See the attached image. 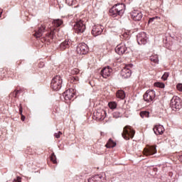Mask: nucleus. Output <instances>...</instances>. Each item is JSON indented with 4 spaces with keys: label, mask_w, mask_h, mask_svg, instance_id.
I'll use <instances>...</instances> for the list:
<instances>
[{
    "label": "nucleus",
    "mask_w": 182,
    "mask_h": 182,
    "mask_svg": "<svg viewBox=\"0 0 182 182\" xmlns=\"http://www.w3.org/2000/svg\"><path fill=\"white\" fill-rule=\"evenodd\" d=\"M150 61L154 62V63H159V56L157 55H152L150 57Z\"/></svg>",
    "instance_id": "25"
},
{
    "label": "nucleus",
    "mask_w": 182,
    "mask_h": 182,
    "mask_svg": "<svg viewBox=\"0 0 182 182\" xmlns=\"http://www.w3.org/2000/svg\"><path fill=\"white\" fill-rule=\"evenodd\" d=\"M176 87H177V90L179 91V92H182V84L181 83H179L176 85Z\"/></svg>",
    "instance_id": "35"
},
{
    "label": "nucleus",
    "mask_w": 182,
    "mask_h": 182,
    "mask_svg": "<svg viewBox=\"0 0 182 182\" xmlns=\"http://www.w3.org/2000/svg\"><path fill=\"white\" fill-rule=\"evenodd\" d=\"M102 32H103V28H102V26H95L92 28V34L93 36H99V35L102 34Z\"/></svg>",
    "instance_id": "12"
},
{
    "label": "nucleus",
    "mask_w": 182,
    "mask_h": 182,
    "mask_svg": "<svg viewBox=\"0 0 182 182\" xmlns=\"http://www.w3.org/2000/svg\"><path fill=\"white\" fill-rule=\"evenodd\" d=\"M69 90H65V92H68Z\"/></svg>",
    "instance_id": "47"
},
{
    "label": "nucleus",
    "mask_w": 182,
    "mask_h": 182,
    "mask_svg": "<svg viewBox=\"0 0 182 182\" xmlns=\"http://www.w3.org/2000/svg\"><path fill=\"white\" fill-rule=\"evenodd\" d=\"M109 14L112 16L116 17L119 15V11H117V9L116 6L114 5L109 9Z\"/></svg>",
    "instance_id": "21"
},
{
    "label": "nucleus",
    "mask_w": 182,
    "mask_h": 182,
    "mask_svg": "<svg viewBox=\"0 0 182 182\" xmlns=\"http://www.w3.org/2000/svg\"><path fill=\"white\" fill-rule=\"evenodd\" d=\"M73 28H74V31H75V33H77L78 35H81V33H83V32H85V31H86V25H85V23H83V21H82V20L77 21L74 24Z\"/></svg>",
    "instance_id": "3"
},
{
    "label": "nucleus",
    "mask_w": 182,
    "mask_h": 182,
    "mask_svg": "<svg viewBox=\"0 0 182 182\" xmlns=\"http://www.w3.org/2000/svg\"><path fill=\"white\" fill-rule=\"evenodd\" d=\"M43 32H45V27L41 26L38 28L37 31H36L35 33L33 34V36L36 38H41L43 35Z\"/></svg>",
    "instance_id": "18"
},
{
    "label": "nucleus",
    "mask_w": 182,
    "mask_h": 182,
    "mask_svg": "<svg viewBox=\"0 0 182 182\" xmlns=\"http://www.w3.org/2000/svg\"><path fill=\"white\" fill-rule=\"evenodd\" d=\"M73 95H75V92H64L63 93V96L65 100H72V97H73Z\"/></svg>",
    "instance_id": "20"
},
{
    "label": "nucleus",
    "mask_w": 182,
    "mask_h": 182,
    "mask_svg": "<svg viewBox=\"0 0 182 182\" xmlns=\"http://www.w3.org/2000/svg\"><path fill=\"white\" fill-rule=\"evenodd\" d=\"M179 160H180V161H182V155L179 156Z\"/></svg>",
    "instance_id": "40"
},
{
    "label": "nucleus",
    "mask_w": 182,
    "mask_h": 182,
    "mask_svg": "<svg viewBox=\"0 0 182 182\" xmlns=\"http://www.w3.org/2000/svg\"><path fill=\"white\" fill-rule=\"evenodd\" d=\"M102 176L100 175H95L88 179V182H102Z\"/></svg>",
    "instance_id": "19"
},
{
    "label": "nucleus",
    "mask_w": 182,
    "mask_h": 182,
    "mask_svg": "<svg viewBox=\"0 0 182 182\" xmlns=\"http://www.w3.org/2000/svg\"><path fill=\"white\" fill-rule=\"evenodd\" d=\"M89 52V47L85 43H80L77 47L78 55H86Z\"/></svg>",
    "instance_id": "6"
},
{
    "label": "nucleus",
    "mask_w": 182,
    "mask_h": 182,
    "mask_svg": "<svg viewBox=\"0 0 182 182\" xmlns=\"http://www.w3.org/2000/svg\"><path fill=\"white\" fill-rule=\"evenodd\" d=\"M25 90H26V89L17 87L14 90V92H25Z\"/></svg>",
    "instance_id": "36"
},
{
    "label": "nucleus",
    "mask_w": 182,
    "mask_h": 182,
    "mask_svg": "<svg viewBox=\"0 0 182 182\" xmlns=\"http://www.w3.org/2000/svg\"><path fill=\"white\" fill-rule=\"evenodd\" d=\"M19 113H20L21 116H22V107L19 108Z\"/></svg>",
    "instance_id": "39"
},
{
    "label": "nucleus",
    "mask_w": 182,
    "mask_h": 182,
    "mask_svg": "<svg viewBox=\"0 0 182 182\" xmlns=\"http://www.w3.org/2000/svg\"><path fill=\"white\" fill-rule=\"evenodd\" d=\"M68 90H69L70 92H72V90H71V89H68Z\"/></svg>",
    "instance_id": "45"
},
{
    "label": "nucleus",
    "mask_w": 182,
    "mask_h": 182,
    "mask_svg": "<svg viewBox=\"0 0 182 182\" xmlns=\"http://www.w3.org/2000/svg\"><path fill=\"white\" fill-rule=\"evenodd\" d=\"M54 136L55 137H56V139H59L60 136H62V132H58V133H55Z\"/></svg>",
    "instance_id": "34"
},
{
    "label": "nucleus",
    "mask_w": 182,
    "mask_h": 182,
    "mask_svg": "<svg viewBox=\"0 0 182 182\" xmlns=\"http://www.w3.org/2000/svg\"><path fill=\"white\" fill-rule=\"evenodd\" d=\"M153 99H154V92H148L144 93V100H145V102H151Z\"/></svg>",
    "instance_id": "15"
},
{
    "label": "nucleus",
    "mask_w": 182,
    "mask_h": 182,
    "mask_svg": "<svg viewBox=\"0 0 182 182\" xmlns=\"http://www.w3.org/2000/svg\"><path fill=\"white\" fill-rule=\"evenodd\" d=\"M146 92H154V90H146Z\"/></svg>",
    "instance_id": "43"
},
{
    "label": "nucleus",
    "mask_w": 182,
    "mask_h": 182,
    "mask_svg": "<svg viewBox=\"0 0 182 182\" xmlns=\"http://www.w3.org/2000/svg\"><path fill=\"white\" fill-rule=\"evenodd\" d=\"M131 16L133 21H141V18H143V14L139 10H134L131 13Z\"/></svg>",
    "instance_id": "10"
},
{
    "label": "nucleus",
    "mask_w": 182,
    "mask_h": 182,
    "mask_svg": "<svg viewBox=\"0 0 182 182\" xmlns=\"http://www.w3.org/2000/svg\"><path fill=\"white\" fill-rule=\"evenodd\" d=\"M115 8H117V11H118L119 16H122L123 14H124L126 5H124V4H115Z\"/></svg>",
    "instance_id": "13"
},
{
    "label": "nucleus",
    "mask_w": 182,
    "mask_h": 182,
    "mask_svg": "<svg viewBox=\"0 0 182 182\" xmlns=\"http://www.w3.org/2000/svg\"><path fill=\"white\" fill-rule=\"evenodd\" d=\"M153 130L156 136H159V134H163V133H164V127L163 125H155Z\"/></svg>",
    "instance_id": "16"
},
{
    "label": "nucleus",
    "mask_w": 182,
    "mask_h": 182,
    "mask_svg": "<svg viewBox=\"0 0 182 182\" xmlns=\"http://www.w3.org/2000/svg\"><path fill=\"white\" fill-rule=\"evenodd\" d=\"M157 153L156 146H147L146 148L144 149V156H153Z\"/></svg>",
    "instance_id": "7"
},
{
    "label": "nucleus",
    "mask_w": 182,
    "mask_h": 182,
    "mask_svg": "<svg viewBox=\"0 0 182 182\" xmlns=\"http://www.w3.org/2000/svg\"><path fill=\"white\" fill-rule=\"evenodd\" d=\"M75 90H73V92H75Z\"/></svg>",
    "instance_id": "46"
},
{
    "label": "nucleus",
    "mask_w": 182,
    "mask_h": 182,
    "mask_svg": "<svg viewBox=\"0 0 182 182\" xmlns=\"http://www.w3.org/2000/svg\"><path fill=\"white\" fill-rule=\"evenodd\" d=\"M170 107L174 112H177L179 109H181V102L180 101V97H173L171 100Z\"/></svg>",
    "instance_id": "4"
},
{
    "label": "nucleus",
    "mask_w": 182,
    "mask_h": 182,
    "mask_svg": "<svg viewBox=\"0 0 182 182\" xmlns=\"http://www.w3.org/2000/svg\"><path fill=\"white\" fill-rule=\"evenodd\" d=\"M154 86L156 87H160L161 89H164L166 85L163 82H157L154 84Z\"/></svg>",
    "instance_id": "27"
},
{
    "label": "nucleus",
    "mask_w": 182,
    "mask_h": 182,
    "mask_svg": "<svg viewBox=\"0 0 182 182\" xmlns=\"http://www.w3.org/2000/svg\"><path fill=\"white\" fill-rule=\"evenodd\" d=\"M120 75L122 79H129L132 76V70L124 68L121 70Z\"/></svg>",
    "instance_id": "11"
},
{
    "label": "nucleus",
    "mask_w": 182,
    "mask_h": 182,
    "mask_svg": "<svg viewBox=\"0 0 182 182\" xmlns=\"http://www.w3.org/2000/svg\"><path fill=\"white\" fill-rule=\"evenodd\" d=\"M116 97L118 99H122V100H123V99L126 97V93L124 92H117Z\"/></svg>",
    "instance_id": "23"
},
{
    "label": "nucleus",
    "mask_w": 182,
    "mask_h": 182,
    "mask_svg": "<svg viewBox=\"0 0 182 182\" xmlns=\"http://www.w3.org/2000/svg\"><path fill=\"white\" fill-rule=\"evenodd\" d=\"M108 106L109 107V109H116V107H117V104L114 102H110L108 103Z\"/></svg>",
    "instance_id": "29"
},
{
    "label": "nucleus",
    "mask_w": 182,
    "mask_h": 182,
    "mask_svg": "<svg viewBox=\"0 0 182 182\" xmlns=\"http://www.w3.org/2000/svg\"><path fill=\"white\" fill-rule=\"evenodd\" d=\"M21 120L22 122H25V116L23 114H21Z\"/></svg>",
    "instance_id": "38"
},
{
    "label": "nucleus",
    "mask_w": 182,
    "mask_h": 182,
    "mask_svg": "<svg viewBox=\"0 0 182 182\" xmlns=\"http://www.w3.org/2000/svg\"><path fill=\"white\" fill-rule=\"evenodd\" d=\"M96 116L98 120H105V118L106 117V111L103 109L100 111H97L96 112Z\"/></svg>",
    "instance_id": "17"
},
{
    "label": "nucleus",
    "mask_w": 182,
    "mask_h": 182,
    "mask_svg": "<svg viewBox=\"0 0 182 182\" xmlns=\"http://www.w3.org/2000/svg\"><path fill=\"white\" fill-rule=\"evenodd\" d=\"M157 18H159V17L155 16V17L150 18L149 21H148V23H153V22H154V20L157 19Z\"/></svg>",
    "instance_id": "33"
},
{
    "label": "nucleus",
    "mask_w": 182,
    "mask_h": 182,
    "mask_svg": "<svg viewBox=\"0 0 182 182\" xmlns=\"http://www.w3.org/2000/svg\"><path fill=\"white\" fill-rule=\"evenodd\" d=\"M112 73H113V69L110 66L105 67L100 72V75L104 79H107V77L112 75Z\"/></svg>",
    "instance_id": "8"
},
{
    "label": "nucleus",
    "mask_w": 182,
    "mask_h": 182,
    "mask_svg": "<svg viewBox=\"0 0 182 182\" xmlns=\"http://www.w3.org/2000/svg\"><path fill=\"white\" fill-rule=\"evenodd\" d=\"M168 76H169L168 73H164V74L161 77V79H163V80H167V77H168Z\"/></svg>",
    "instance_id": "31"
},
{
    "label": "nucleus",
    "mask_w": 182,
    "mask_h": 182,
    "mask_svg": "<svg viewBox=\"0 0 182 182\" xmlns=\"http://www.w3.org/2000/svg\"><path fill=\"white\" fill-rule=\"evenodd\" d=\"M21 178L19 176H17L16 178L14 179L13 182H21Z\"/></svg>",
    "instance_id": "37"
},
{
    "label": "nucleus",
    "mask_w": 182,
    "mask_h": 182,
    "mask_svg": "<svg viewBox=\"0 0 182 182\" xmlns=\"http://www.w3.org/2000/svg\"><path fill=\"white\" fill-rule=\"evenodd\" d=\"M150 115V112L147 111H142L140 112V116L142 119H144V117H149Z\"/></svg>",
    "instance_id": "26"
},
{
    "label": "nucleus",
    "mask_w": 182,
    "mask_h": 182,
    "mask_svg": "<svg viewBox=\"0 0 182 182\" xmlns=\"http://www.w3.org/2000/svg\"><path fill=\"white\" fill-rule=\"evenodd\" d=\"M72 80L73 82H74V83H77V82H79V77L77 76L72 77Z\"/></svg>",
    "instance_id": "32"
},
{
    "label": "nucleus",
    "mask_w": 182,
    "mask_h": 182,
    "mask_svg": "<svg viewBox=\"0 0 182 182\" xmlns=\"http://www.w3.org/2000/svg\"><path fill=\"white\" fill-rule=\"evenodd\" d=\"M115 52L119 55H124V53H127L129 51L127 50V47L126 45L121 43L116 46Z\"/></svg>",
    "instance_id": "9"
},
{
    "label": "nucleus",
    "mask_w": 182,
    "mask_h": 182,
    "mask_svg": "<svg viewBox=\"0 0 182 182\" xmlns=\"http://www.w3.org/2000/svg\"><path fill=\"white\" fill-rule=\"evenodd\" d=\"M47 38H49L50 39H54L55 38V31H51L50 32L46 34Z\"/></svg>",
    "instance_id": "28"
},
{
    "label": "nucleus",
    "mask_w": 182,
    "mask_h": 182,
    "mask_svg": "<svg viewBox=\"0 0 182 182\" xmlns=\"http://www.w3.org/2000/svg\"><path fill=\"white\" fill-rule=\"evenodd\" d=\"M50 160L53 162L54 164H56L58 162L56 161V155L55 153H53L50 156Z\"/></svg>",
    "instance_id": "30"
},
{
    "label": "nucleus",
    "mask_w": 182,
    "mask_h": 182,
    "mask_svg": "<svg viewBox=\"0 0 182 182\" xmlns=\"http://www.w3.org/2000/svg\"><path fill=\"white\" fill-rule=\"evenodd\" d=\"M62 83H63L62 77L60 75H56L51 80V88L55 92H59L62 89Z\"/></svg>",
    "instance_id": "1"
},
{
    "label": "nucleus",
    "mask_w": 182,
    "mask_h": 182,
    "mask_svg": "<svg viewBox=\"0 0 182 182\" xmlns=\"http://www.w3.org/2000/svg\"><path fill=\"white\" fill-rule=\"evenodd\" d=\"M70 45H72V41L70 40H65L60 45V50H65V49H68L70 48Z\"/></svg>",
    "instance_id": "14"
},
{
    "label": "nucleus",
    "mask_w": 182,
    "mask_h": 182,
    "mask_svg": "<svg viewBox=\"0 0 182 182\" xmlns=\"http://www.w3.org/2000/svg\"><path fill=\"white\" fill-rule=\"evenodd\" d=\"M105 146L107 149H113V147H116V142L109 139Z\"/></svg>",
    "instance_id": "22"
},
{
    "label": "nucleus",
    "mask_w": 182,
    "mask_h": 182,
    "mask_svg": "<svg viewBox=\"0 0 182 182\" xmlns=\"http://www.w3.org/2000/svg\"><path fill=\"white\" fill-rule=\"evenodd\" d=\"M117 92H124L123 90H118Z\"/></svg>",
    "instance_id": "44"
},
{
    "label": "nucleus",
    "mask_w": 182,
    "mask_h": 182,
    "mask_svg": "<svg viewBox=\"0 0 182 182\" xmlns=\"http://www.w3.org/2000/svg\"><path fill=\"white\" fill-rule=\"evenodd\" d=\"M136 41L139 45H146L149 42V38L145 32H141L136 35Z\"/></svg>",
    "instance_id": "5"
},
{
    "label": "nucleus",
    "mask_w": 182,
    "mask_h": 182,
    "mask_svg": "<svg viewBox=\"0 0 182 182\" xmlns=\"http://www.w3.org/2000/svg\"><path fill=\"white\" fill-rule=\"evenodd\" d=\"M135 134L136 132L133 130V129H132V127L126 126L124 128L122 136L124 139V140H130V139H133V137H134Z\"/></svg>",
    "instance_id": "2"
},
{
    "label": "nucleus",
    "mask_w": 182,
    "mask_h": 182,
    "mask_svg": "<svg viewBox=\"0 0 182 182\" xmlns=\"http://www.w3.org/2000/svg\"><path fill=\"white\" fill-rule=\"evenodd\" d=\"M53 23L54 26L59 28V26H60V25H62V23H63V21L60 19H55V20H53Z\"/></svg>",
    "instance_id": "24"
},
{
    "label": "nucleus",
    "mask_w": 182,
    "mask_h": 182,
    "mask_svg": "<svg viewBox=\"0 0 182 182\" xmlns=\"http://www.w3.org/2000/svg\"><path fill=\"white\" fill-rule=\"evenodd\" d=\"M153 171L155 172L157 171V168H153Z\"/></svg>",
    "instance_id": "42"
},
{
    "label": "nucleus",
    "mask_w": 182,
    "mask_h": 182,
    "mask_svg": "<svg viewBox=\"0 0 182 182\" xmlns=\"http://www.w3.org/2000/svg\"><path fill=\"white\" fill-rule=\"evenodd\" d=\"M2 16V10L0 9V18Z\"/></svg>",
    "instance_id": "41"
}]
</instances>
